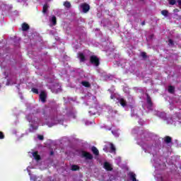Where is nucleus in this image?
Segmentation results:
<instances>
[{
    "label": "nucleus",
    "mask_w": 181,
    "mask_h": 181,
    "mask_svg": "<svg viewBox=\"0 0 181 181\" xmlns=\"http://www.w3.org/2000/svg\"><path fill=\"white\" fill-rule=\"evenodd\" d=\"M90 63L95 67H98L100 66V58L95 55H92L90 57Z\"/></svg>",
    "instance_id": "nucleus-1"
},
{
    "label": "nucleus",
    "mask_w": 181,
    "mask_h": 181,
    "mask_svg": "<svg viewBox=\"0 0 181 181\" xmlns=\"http://www.w3.org/2000/svg\"><path fill=\"white\" fill-rule=\"evenodd\" d=\"M81 8L83 13H87L90 11V5L87 3H83L81 4Z\"/></svg>",
    "instance_id": "nucleus-2"
},
{
    "label": "nucleus",
    "mask_w": 181,
    "mask_h": 181,
    "mask_svg": "<svg viewBox=\"0 0 181 181\" xmlns=\"http://www.w3.org/2000/svg\"><path fill=\"white\" fill-rule=\"evenodd\" d=\"M82 158H85L86 159H88L89 160H93L94 158L91 153L87 152V151H82Z\"/></svg>",
    "instance_id": "nucleus-3"
},
{
    "label": "nucleus",
    "mask_w": 181,
    "mask_h": 181,
    "mask_svg": "<svg viewBox=\"0 0 181 181\" xmlns=\"http://www.w3.org/2000/svg\"><path fill=\"white\" fill-rule=\"evenodd\" d=\"M47 98V94L45 91H41L40 93V100H41V102L45 103H46V99Z\"/></svg>",
    "instance_id": "nucleus-4"
},
{
    "label": "nucleus",
    "mask_w": 181,
    "mask_h": 181,
    "mask_svg": "<svg viewBox=\"0 0 181 181\" xmlns=\"http://www.w3.org/2000/svg\"><path fill=\"white\" fill-rule=\"evenodd\" d=\"M103 168L104 169H105V170H107L108 172H111V170H112V167L111 166V164H110V163L108 162L104 163Z\"/></svg>",
    "instance_id": "nucleus-5"
},
{
    "label": "nucleus",
    "mask_w": 181,
    "mask_h": 181,
    "mask_svg": "<svg viewBox=\"0 0 181 181\" xmlns=\"http://www.w3.org/2000/svg\"><path fill=\"white\" fill-rule=\"evenodd\" d=\"M78 57L80 59L81 63H84V62H86V56L82 52L78 53Z\"/></svg>",
    "instance_id": "nucleus-6"
},
{
    "label": "nucleus",
    "mask_w": 181,
    "mask_h": 181,
    "mask_svg": "<svg viewBox=\"0 0 181 181\" xmlns=\"http://www.w3.org/2000/svg\"><path fill=\"white\" fill-rule=\"evenodd\" d=\"M128 176H129L132 181H138V180H136V173H134L133 172H130V173H129Z\"/></svg>",
    "instance_id": "nucleus-7"
},
{
    "label": "nucleus",
    "mask_w": 181,
    "mask_h": 181,
    "mask_svg": "<svg viewBox=\"0 0 181 181\" xmlns=\"http://www.w3.org/2000/svg\"><path fill=\"white\" fill-rule=\"evenodd\" d=\"M32 117H33V114H29L26 116L27 120L28 122H31V124H36V120H33L32 119Z\"/></svg>",
    "instance_id": "nucleus-8"
},
{
    "label": "nucleus",
    "mask_w": 181,
    "mask_h": 181,
    "mask_svg": "<svg viewBox=\"0 0 181 181\" xmlns=\"http://www.w3.org/2000/svg\"><path fill=\"white\" fill-rule=\"evenodd\" d=\"M91 151H92L93 155H95V156H98V155H100V151H98V148H97V147L92 146Z\"/></svg>",
    "instance_id": "nucleus-9"
},
{
    "label": "nucleus",
    "mask_w": 181,
    "mask_h": 181,
    "mask_svg": "<svg viewBox=\"0 0 181 181\" xmlns=\"http://www.w3.org/2000/svg\"><path fill=\"white\" fill-rule=\"evenodd\" d=\"M109 145L110 146V153H115L117 152V148H115L114 144L109 143Z\"/></svg>",
    "instance_id": "nucleus-10"
},
{
    "label": "nucleus",
    "mask_w": 181,
    "mask_h": 181,
    "mask_svg": "<svg viewBox=\"0 0 181 181\" xmlns=\"http://www.w3.org/2000/svg\"><path fill=\"white\" fill-rule=\"evenodd\" d=\"M49 21L50 22H52L54 26H56V25H57V18L55 17V16H52Z\"/></svg>",
    "instance_id": "nucleus-11"
},
{
    "label": "nucleus",
    "mask_w": 181,
    "mask_h": 181,
    "mask_svg": "<svg viewBox=\"0 0 181 181\" xmlns=\"http://www.w3.org/2000/svg\"><path fill=\"white\" fill-rule=\"evenodd\" d=\"M29 29H30V27H29V25H28V23H23L22 24V30H23V32H26L27 30H29Z\"/></svg>",
    "instance_id": "nucleus-12"
},
{
    "label": "nucleus",
    "mask_w": 181,
    "mask_h": 181,
    "mask_svg": "<svg viewBox=\"0 0 181 181\" xmlns=\"http://www.w3.org/2000/svg\"><path fill=\"white\" fill-rule=\"evenodd\" d=\"M81 84H82V86H83V87H86V88H90V87H91V84L90 83V82L86 81H83L81 83Z\"/></svg>",
    "instance_id": "nucleus-13"
},
{
    "label": "nucleus",
    "mask_w": 181,
    "mask_h": 181,
    "mask_svg": "<svg viewBox=\"0 0 181 181\" xmlns=\"http://www.w3.org/2000/svg\"><path fill=\"white\" fill-rule=\"evenodd\" d=\"M119 103L122 107H127V100L124 98H120Z\"/></svg>",
    "instance_id": "nucleus-14"
},
{
    "label": "nucleus",
    "mask_w": 181,
    "mask_h": 181,
    "mask_svg": "<svg viewBox=\"0 0 181 181\" xmlns=\"http://www.w3.org/2000/svg\"><path fill=\"white\" fill-rule=\"evenodd\" d=\"M164 142H165V144H171L172 143V137H170L169 136H166L164 138Z\"/></svg>",
    "instance_id": "nucleus-15"
},
{
    "label": "nucleus",
    "mask_w": 181,
    "mask_h": 181,
    "mask_svg": "<svg viewBox=\"0 0 181 181\" xmlns=\"http://www.w3.org/2000/svg\"><path fill=\"white\" fill-rule=\"evenodd\" d=\"M146 95L147 98V103L148 104V105L152 107V99L151 98V96H149V94L148 93H146Z\"/></svg>",
    "instance_id": "nucleus-16"
},
{
    "label": "nucleus",
    "mask_w": 181,
    "mask_h": 181,
    "mask_svg": "<svg viewBox=\"0 0 181 181\" xmlns=\"http://www.w3.org/2000/svg\"><path fill=\"white\" fill-rule=\"evenodd\" d=\"M33 156L35 158L36 160H40V156L38 155L37 152L35 151L33 153Z\"/></svg>",
    "instance_id": "nucleus-17"
},
{
    "label": "nucleus",
    "mask_w": 181,
    "mask_h": 181,
    "mask_svg": "<svg viewBox=\"0 0 181 181\" xmlns=\"http://www.w3.org/2000/svg\"><path fill=\"white\" fill-rule=\"evenodd\" d=\"M64 6H65V8H67V9H70V8H71V4L70 3V1H65L64 2Z\"/></svg>",
    "instance_id": "nucleus-18"
},
{
    "label": "nucleus",
    "mask_w": 181,
    "mask_h": 181,
    "mask_svg": "<svg viewBox=\"0 0 181 181\" xmlns=\"http://www.w3.org/2000/svg\"><path fill=\"white\" fill-rule=\"evenodd\" d=\"M71 170H73L74 172L80 170V167L77 165H71Z\"/></svg>",
    "instance_id": "nucleus-19"
},
{
    "label": "nucleus",
    "mask_w": 181,
    "mask_h": 181,
    "mask_svg": "<svg viewBox=\"0 0 181 181\" xmlns=\"http://www.w3.org/2000/svg\"><path fill=\"white\" fill-rule=\"evenodd\" d=\"M161 15H163V16L168 17L169 15V11L168 10H163L161 11Z\"/></svg>",
    "instance_id": "nucleus-20"
},
{
    "label": "nucleus",
    "mask_w": 181,
    "mask_h": 181,
    "mask_svg": "<svg viewBox=\"0 0 181 181\" xmlns=\"http://www.w3.org/2000/svg\"><path fill=\"white\" fill-rule=\"evenodd\" d=\"M168 92L170 93V94H173V93H175V87L172 86H168Z\"/></svg>",
    "instance_id": "nucleus-21"
},
{
    "label": "nucleus",
    "mask_w": 181,
    "mask_h": 181,
    "mask_svg": "<svg viewBox=\"0 0 181 181\" xmlns=\"http://www.w3.org/2000/svg\"><path fill=\"white\" fill-rule=\"evenodd\" d=\"M48 8H49V6H47V4H44L42 7V13H46V12H47Z\"/></svg>",
    "instance_id": "nucleus-22"
},
{
    "label": "nucleus",
    "mask_w": 181,
    "mask_h": 181,
    "mask_svg": "<svg viewBox=\"0 0 181 181\" xmlns=\"http://www.w3.org/2000/svg\"><path fill=\"white\" fill-rule=\"evenodd\" d=\"M141 57L143 59H148V55H146V52H143L141 53Z\"/></svg>",
    "instance_id": "nucleus-23"
},
{
    "label": "nucleus",
    "mask_w": 181,
    "mask_h": 181,
    "mask_svg": "<svg viewBox=\"0 0 181 181\" xmlns=\"http://www.w3.org/2000/svg\"><path fill=\"white\" fill-rule=\"evenodd\" d=\"M31 91H33V93H34L35 94H39V90L37 88H33L31 89Z\"/></svg>",
    "instance_id": "nucleus-24"
},
{
    "label": "nucleus",
    "mask_w": 181,
    "mask_h": 181,
    "mask_svg": "<svg viewBox=\"0 0 181 181\" xmlns=\"http://www.w3.org/2000/svg\"><path fill=\"white\" fill-rule=\"evenodd\" d=\"M170 5H175L176 4V0H170L169 1Z\"/></svg>",
    "instance_id": "nucleus-25"
},
{
    "label": "nucleus",
    "mask_w": 181,
    "mask_h": 181,
    "mask_svg": "<svg viewBox=\"0 0 181 181\" xmlns=\"http://www.w3.org/2000/svg\"><path fill=\"white\" fill-rule=\"evenodd\" d=\"M168 43H169V45H170L171 46H173V45H175V43H173V40H172V39H169V40H168Z\"/></svg>",
    "instance_id": "nucleus-26"
},
{
    "label": "nucleus",
    "mask_w": 181,
    "mask_h": 181,
    "mask_svg": "<svg viewBox=\"0 0 181 181\" xmlns=\"http://www.w3.org/2000/svg\"><path fill=\"white\" fill-rule=\"evenodd\" d=\"M5 138V135H4V132H0V139H4Z\"/></svg>",
    "instance_id": "nucleus-27"
},
{
    "label": "nucleus",
    "mask_w": 181,
    "mask_h": 181,
    "mask_svg": "<svg viewBox=\"0 0 181 181\" xmlns=\"http://www.w3.org/2000/svg\"><path fill=\"white\" fill-rule=\"evenodd\" d=\"M37 138L38 139H40V141H43L45 137L42 135H38Z\"/></svg>",
    "instance_id": "nucleus-28"
},
{
    "label": "nucleus",
    "mask_w": 181,
    "mask_h": 181,
    "mask_svg": "<svg viewBox=\"0 0 181 181\" xmlns=\"http://www.w3.org/2000/svg\"><path fill=\"white\" fill-rule=\"evenodd\" d=\"M103 151L105 152H108V147L107 146H105L104 148H103Z\"/></svg>",
    "instance_id": "nucleus-29"
},
{
    "label": "nucleus",
    "mask_w": 181,
    "mask_h": 181,
    "mask_svg": "<svg viewBox=\"0 0 181 181\" xmlns=\"http://www.w3.org/2000/svg\"><path fill=\"white\" fill-rule=\"evenodd\" d=\"M177 2L178 4V6H180L181 8V0H177Z\"/></svg>",
    "instance_id": "nucleus-30"
},
{
    "label": "nucleus",
    "mask_w": 181,
    "mask_h": 181,
    "mask_svg": "<svg viewBox=\"0 0 181 181\" xmlns=\"http://www.w3.org/2000/svg\"><path fill=\"white\" fill-rule=\"evenodd\" d=\"M30 127L31 128H33V129H37V127H35V126L33 124H30Z\"/></svg>",
    "instance_id": "nucleus-31"
},
{
    "label": "nucleus",
    "mask_w": 181,
    "mask_h": 181,
    "mask_svg": "<svg viewBox=\"0 0 181 181\" xmlns=\"http://www.w3.org/2000/svg\"><path fill=\"white\" fill-rule=\"evenodd\" d=\"M50 155H51V156L54 155V152L53 151H50Z\"/></svg>",
    "instance_id": "nucleus-32"
},
{
    "label": "nucleus",
    "mask_w": 181,
    "mask_h": 181,
    "mask_svg": "<svg viewBox=\"0 0 181 181\" xmlns=\"http://www.w3.org/2000/svg\"><path fill=\"white\" fill-rule=\"evenodd\" d=\"M173 11H174V12H179V10H178L177 8H175V9L173 10Z\"/></svg>",
    "instance_id": "nucleus-33"
},
{
    "label": "nucleus",
    "mask_w": 181,
    "mask_h": 181,
    "mask_svg": "<svg viewBox=\"0 0 181 181\" xmlns=\"http://www.w3.org/2000/svg\"><path fill=\"white\" fill-rule=\"evenodd\" d=\"M144 25H145V21H143V22L141 23V25H142V26H144Z\"/></svg>",
    "instance_id": "nucleus-34"
},
{
    "label": "nucleus",
    "mask_w": 181,
    "mask_h": 181,
    "mask_svg": "<svg viewBox=\"0 0 181 181\" xmlns=\"http://www.w3.org/2000/svg\"><path fill=\"white\" fill-rule=\"evenodd\" d=\"M110 98L112 100L114 98V96L111 95Z\"/></svg>",
    "instance_id": "nucleus-35"
},
{
    "label": "nucleus",
    "mask_w": 181,
    "mask_h": 181,
    "mask_svg": "<svg viewBox=\"0 0 181 181\" xmlns=\"http://www.w3.org/2000/svg\"><path fill=\"white\" fill-rule=\"evenodd\" d=\"M139 1H141V2H144V1H145V0H139Z\"/></svg>",
    "instance_id": "nucleus-36"
},
{
    "label": "nucleus",
    "mask_w": 181,
    "mask_h": 181,
    "mask_svg": "<svg viewBox=\"0 0 181 181\" xmlns=\"http://www.w3.org/2000/svg\"><path fill=\"white\" fill-rule=\"evenodd\" d=\"M35 179H36V177H34V181H36Z\"/></svg>",
    "instance_id": "nucleus-37"
}]
</instances>
